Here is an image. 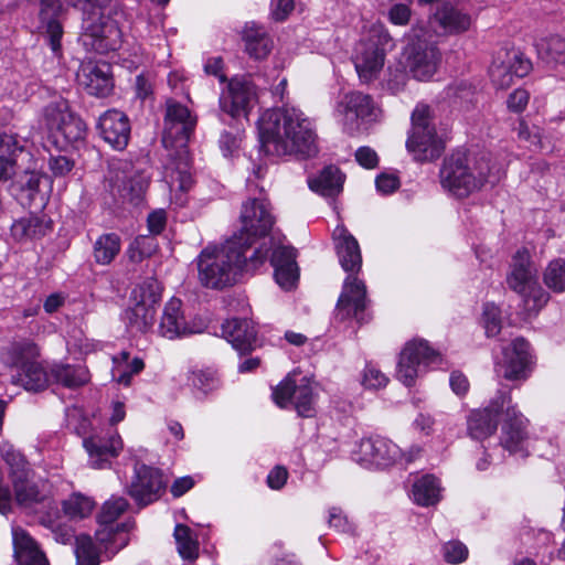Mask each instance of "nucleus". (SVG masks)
I'll list each match as a JSON object with an SVG mask.
<instances>
[{"instance_id":"55","label":"nucleus","mask_w":565,"mask_h":565,"mask_svg":"<svg viewBox=\"0 0 565 565\" xmlns=\"http://www.w3.org/2000/svg\"><path fill=\"white\" fill-rule=\"evenodd\" d=\"M490 77L493 84L500 88H508L513 84L514 75L503 60L494 61L490 67Z\"/></svg>"},{"instance_id":"33","label":"nucleus","mask_w":565,"mask_h":565,"mask_svg":"<svg viewBox=\"0 0 565 565\" xmlns=\"http://www.w3.org/2000/svg\"><path fill=\"white\" fill-rule=\"evenodd\" d=\"M17 503L24 509H33L36 504L49 503V491L45 484L39 486L26 477L25 480L12 486Z\"/></svg>"},{"instance_id":"60","label":"nucleus","mask_w":565,"mask_h":565,"mask_svg":"<svg viewBox=\"0 0 565 565\" xmlns=\"http://www.w3.org/2000/svg\"><path fill=\"white\" fill-rule=\"evenodd\" d=\"M328 522L331 527L339 532L348 533L352 531L351 524L339 508L333 507L330 509Z\"/></svg>"},{"instance_id":"35","label":"nucleus","mask_w":565,"mask_h":565,"mask_svg":"<svg viewBox=\"0 0 565 565\" xmlns=\"http://www.w3.org/2000/svg\"><path fill=\"white\" fill-rule=\"evenodd\" d=\"M173 537L177 551L183 561L192 563L199 557L200 543L198 536L188 525L177 524Z\"/></svg>"},{"instance_id":"48","label":"nucleus","mask_w":565,"mask_h":565,"mask_svg":"<svg viewBox=\"0 0 565 565\" xmlns=\"http://www.w3.org/2000/svg\"><path fill=\"white\" fill-rule=\"evenodd\" d=\"M76 565H99V550L87 535L76 537Z\"/></svg>"},{"instance_id":"53","label":"nucleus","mask_w":565,"mask_h":565,"mask_svg":"<svg viewBox=\"0 0 565 565\" xmlns=\"http://www.w3.org/2000/svg\"><path fill=\"white\" fill-rule=\"evenodd\" d=\"M157 248L153 237L141 235L135 238L129 247V257L132 262H140L151 256Z\"/></svg>"},{"instance_id":"10","label":"nucleus","mask_w":565,"mask_h":565,"mask_svg":"<svg viewBox=\"0 0 565 565\" xmlns=\"http://www.w3.org/2000/svg\"><path fill=\"white\" fill-rule=\"evenodd\" d=\"M239 218L242 228L233 236H243L242 241L246 243V253L249 255L254 242L269 234L276 218L270 203L265 198L246 200L242 205Z\"/></svg>"},{"instance_id":"54","label":"nucleus","mask_w":565,"mask_h":565,"mask_svg":"<svg viewBox=\"0 0 565 565\" xmlns=\"http://www.w3.org/2000/svg\"><path fill=\"white\" fill-rule=\"evenodd\" d=\"M502 60L507 63L510 71H512L514 77L518 78L526 76L532 68L531 61L516 51L505 52L504 58Z\"/></svg>"},{"instance_id":"43","label":"nucleus","mask_w":565,"mask_h":565,"mask_svg":"<svg viewBox=\"0 0 565 565\" xmlns=\"http://www.w3.org/2000/svg\"><path fill=\"white\" fill-rule=\"evenodd\" d=\"M154 313V308L135 302L132 308L125 311V319L131 330L145 332L152 326Z\"/></svg>"},{"instance_id":"62","label":"nucleus","mask_w":565,"mask_h":565,"mask_svg":"<svg viewBox=\"0 0 565 565\" xmlns=\"http://www.w3.org/2000/svg\"><path fill=\"white\" fill-rule=\"evenodd\" d=\"M375 185L382 194H391L399 186V180L394 174L382 173L375 180Z\"/></svg>"},{"instance_id":"14","label":"nucleus","mask_w":565,"mask_h":565,"mask_svg":"<svg viewBox=\"0 0 565 565\" xmlns=\"http://www.w3.org/2000/svg\"><path fill=\"white\" fill-rule=\"evenodd\" d=\"M273 398L281 408L287 407L292 401L299 416L312 417L316 413V395L306 376L297 383L289 374L274 388Z\"/></svg>"},{"instance_id":"31","label":"nucleus","mask_w":565,"mask_h":565,"mask_svg":"<svg viewBox=\"0 0 565 565\" xmlns=\"http://www.w3.org/2000/svg\"><path fill=\"white\" fill-rule=\"evenodd\" d=\"M343 182L344 175L335 166H328L318 175L308 179L309 188L322 196L338 195Z\"/></svg>"},{"instance_id":"57","label":"nucleus","mask_w":565,"mask_h":565,"mask_svg":"<svg viewBox=\"0 0 565 565\" xmlns=\"http://www.w3.org/2000/svg\"><path fill=\"white\" fill-rule=\"evenodd\" d=\"M24 163L28 162L20 161L15 157L8 158L7 156L0 154V181H7L12 177H18Z\"/></svg>"},{"instance_id":"5","label":"nucleus","mask_w":565,"mask_h":565,"mask_svg":"<svg viewBox=\"0 0 565 565\" xmlns=\"http://www.w3.org/2000/svg\"><path fill=\"white\" fill-rule=\"evenodd\" d=\"M501 173V166L492 162L489 152H457L444 160L439 179L444 190L462 199L481 189L487 182H498Z\"/></svg>"},{"instance_id":"50","label":"nucleus","mask_w":565,"mask_h":565,"mask_svg":"<svg viewBox=\"0 0 565 565\" xmlns=\"http://www.w3.org/2000/svg\"><path fill=\"white\" fill-rule=\"evenodd\" d=\"M128 501L122 497H111L107 500L97 516L98 522L106 527L114 523L128 508Z\"/></svg>"},{"instance_id":"24","label":"nucleus","mask_w":565,"mask_h":565,"mask_svg":"<svg viewBox=\"0 0 565 565\" xmlns=\"http://www.w3.org/2000/svg\"><path fill=\"white\" fill-rule=\"evenodd\" d=\"M296 249L289 246H278L273 250L270 263L274 267L276 282L285 290L292 289L299 278L296 263Z\"/></svg>"},{"instance_id":"36","label":"nucleus","mask_w":565,"mask_h":565,"mask_svg":"<svg viewBox=\"0 0 565 565\" xmlns=\"http://www.w3.org/2000/svg\"><path fill=\"white\" fill-rule=\"evenodd\" d=\"M49 224L35 215H30L15 221L11 226V234L15 241L22 242L44 236Z\"/></svg>"},{"instance_id":"17","label":"nucleus","mask_w":565,"mask_h":565,"mask_svg":"<svg viewBox=\"0 0 565 565\" xmlns=\"http://www.w3.org/2000/svg\"><path fill=\"white\" fill-rule=\"evenodd\" d=\"M256 102L257 92L254 83L246 77H234L220 96V108L223 113L236 118L247 116Z\"/></svg>"},{"instance_id":"30","label":"nucleus","mask_w":565,"mask_h":565,"mask_svg":"<svg viewBox=\"0 0 565 565\" xmlns=\"http://www.w3.org/2000/svg\"><path fill=\"white\" fill-rule=\"evenodd\" d=\"M242 39L245 42V51L255 60L265 58L271 51V40L266 30L255 22L245 24Z\"/></svg>"},{"instance_id":"25","label":"nucleus","mask_w":565,"mask_h":565,"mask_svg":"<svg viewBox=\"0 0 565 565\" xmlns=\"http://www.w3.org/2000/svg\"><path fill=\"white\" fill-rule=\"evenodd\" d=\"M430 23L441 29L445 34H460L469 30L472 19L451 2H443L430 15Z\"/></svg>"},{"instance_id":"52","label":"nucleus","mask_w":565,"mask_h":565,"mask_svg":"<svg viewBox=\"0 0 565 565\" xmlns=\"http://www.w3.org/2000/svg\"><path fill=\"white\" fill-rule=\"evenodd\" d=\"M17 178L18 182L21 184V189L28 190L30 194L33 195L39 192L43 174L35 170V164L31 161L26 166L25 163L22 166L20 174Z\"/></svg>"},{"instance_id":"22","label":"nucleus","mask_w":565,"mask_h":565,"mask_svg":"<svg viewBox=\"0 0 565 565\" xmlns=\"http://www.w3.org/2000/svg\"><path fill=\"white\" fill-rule=\"evenodd\" d=\"M501 428L500 444L509 452L523 451L527 439V419L512 404H505Z\"/></svg>"},{"instance_id":"26","label":"nucleus","mask_w":565,"mask_h":565,"mask_svg":"<svg viewBox=\"0 0 565 565\" xmlns=\"http://www.w3.org/2000/svg\"><path fill=\"white\" fill-rule=\"evenodd\" d=\"M181 307V300L175 298L166 305L159 324V333L162 337L175 339L199 332L185 320Z\"/></svg>"},{"instance_id":"40","label":"nucleus","mask_w":565,"mask_h":565,"mask_svg":"<svg viewBox=\"0 0 565 565\" xmlns=\"http://www.w3.org/2000/svg\"><path fill=\"white\" fill-rule=\"evenodd\" d=\"M539 54L547 64L565 66V38L551 35L542 40L539 44Z\"/></svg>"},{"instance_id":"51","label":"nucleus","mask_w":565,"mask_h":565,"mask_svg":"<svg viewBox=\"0 0 565 565\" xmlns=\"http://www.w3.org/2000/svg\"><path fill=\"white\" fill-rule=\"evenodd\" d=\"M482 323L488 337H495L502 328L501 310L494 303H486L482 312Z\"/></svg>"},{"instance_id":"42","label":"nucleus","mask_w":565,"mask_h":565,"mask_svg":"<svg viewBox=\"0 0 565 565\" xmlns=\"http://www.w3.org/2000/svg\"><path fill=\"white\" fill-rule=\"evenodd\" d=\"M53 137H62L66 142H76L84 139L86 135V125L79 116L73 110L71 111V119H62L58 127H55L51 132Z\"/></svg>"},{"instance_id":"23","label":"nucleus","mask_w":565,"mask_h":565,"mask_svg":"<svg viewBox=\"0 0 565 565\" xmlns=\"http://www.w3.org/2000/svg\"><path fill=\"white\" fill-rule=\"evenodd\" d=\"M97 130L114 149L124 150L130 138L129 118L122 111L109 109L99 116Z\"/></svg>"},{"instance_id":"21","label":"nucleus","mask_w":565,"mask_h":565,"mask_svg":"<svg viewBox=\"0 0 565 565\" xmlns=\"http://www.w3.org/2000/svg\"><path fill=\"white\" fill-rule=\"evenodd\" d=\"M77 82L89 95L96 97H106L114 88L110 65L105 62H83L77 72Z\"/></svg>"},{"instance_id":"27","label":"nucleus","mask_w":565,"mask_h":565,"mask_svg":"<svg viewBox=\"0 0 565 565\" xmlns=\"http://www.w3.org/2000/svg\"><path fill=\"white\" fill-rule=\"evenodd\" d=\"M338 111L349 119L376 120L380 108L373 98L362 92H350L338 104Z\"/></svg>"},{"instance_id":"56","label":"nucleus","mask_w":565,"mask_h":565,"mask_svg":"<svg viewBox=\"0 0 565 565\" xmlns=\"http://www.w3.org/2000/svg\"><path fill=\"white\" fill-rule=\"evenodd\" d=\"M443 554L447 563L458 564L466 561L468 548L459 541H450L443 546Z\"/></svg>"},{"instance_id":"4","label":"nucleus","mask_w":565,"mask_h":565,"mask_svg":"<svg viewBox=\"0 0 565 565\" xmlns=\"http://www.w3.org/2000/svg\"><path fill=\"white\" fill-rule=\"evenodd\" d=\"M332 237L339 263L348 273L337 303V316L342 320L354 318L362 323L365 321L367 299L365 284L356 277L362 266L359 243L343 225L334 228Z\"/></svg>"},{"instance_id":"49","label":"nucleus","mask_w":565,"mask_h":565,"mask_svg":"<svg viewBox=\"0 0 565 565\" xmlns=\"http://www.w3.org/2000/svg\"><path fill=\"white\" fill-rule=\"evenodd\" d=\"M544 284L555 292L565 291V260H552L544 271Z\"/></svg>"},{"instance_id":"32","label":"nucleus","mask_w":565,"mask_h":565,"mask_svg":"<svg viewBox=\"0 0 565 565\" xmlns=\"http://www.w3.org/2000/svg\"><path fill=\"white\" fill-rule=\"evenodd\" d=\"M0 455L8 466V473L12 486L25 480L26 477L32 476V469L29 461L23 454L13 447V445L2 443L0 446Z\"/></svg>"},{"instance_id":"8","label":"nucleus","mask_w":565,"mask_h":565,"mask_svg":"<svg viewBox=\"0 0 565 565\" xmlns=\"http://www.w3.org/2000/svg\"><path fill=\"white\" fill-rule=\"evenodd\" d=\"M406 147L419 161L434 160L443 152V143L431 122L430 107L426 104H418L412 113V131Z\"/></svg>"},{"instance_id":"1","label":"nucleus","mask_w":565,"mask_h":565,"mask_svg":"<svg viewBox=\"0 0 565 565\" xmlns=\"http://www.w3.org/2000/svg\"><path fill=\"white\" fill-rule=\"evenodd\" d=\"M196 117L189 108L180 103L169 100L164 116V130L162 143L169 153L170 160L164 167V179L171 194L175 196V203H185L184 193L193 183L191 157L188 150V142L194 132Z\"/></svg>"},{"instance_id":"15","label":"nucleus","mask_w":565,"mask_h":565,"mask_svg":"<svg viewBox=\"0 0 565 565\" xmlns=\"http://www.w3.org/2000/svg\"><path fill=\"white\" fill-rule=\"evenodd\" d=\"M83 446L87 451L89 465L95 469H104L118 457L124 444L117 430L100 429L83 438Z\"/></svg>"},{"instance_id":"64","label":"nucleus","mask_w":565,"mask_h":565,"mask_svg":"<svg viewBox=\"0 0 565 565\" xmlns=\"http://www.w3.org/2000/svg\"><path fill=\"white\" fill-rule=\"evenodd\" d=\"M355 159L366 169H374L379 163L377 153L370 147H360L355 151Z\"/></svg>"},{"instance_id":"29","label":"nucleus","mask_w":565,"mask_h":565,"mask_svg":"<svg viewBox=\"0 0 565 565\" xmlns=\"http://www.w3.org/2000/svg\"><path fill=\"white\" fill-rule=\"evenodd\" d=\"M12 540L18 565H50L44 552L25 530L13 527Z\"/></svg>"},{"instance_id":"38","label":"nucleus","mask_w":565,"mask_h":565,"mask_svg":"<svg viewBox=\"0 0 565 565\" xmlns=\"http://www.w3.org/2000/svg\"><path fill=\"white\" fill-rule=\"evenodd\" d=\"M51 376L57 383L70 388L82 386L89 381L88 370L82 365H55L51 371Z\"/></svg>"},{"instance_id":"34","label":"nucleus","mask_w":565,"mask_h":565,"mask_svg":"<svg viewBox=\"0 0 565 565\" xmlns=\"http://www.w3.org/2000/svg\"><path fill=\"white\" fill-rule=\"evenodd\" d=\"M135 527L134 521H127L113 527H105L96 532L97 541L104 545L106 553L114 556L129 543V532Z\"/></svg>"},{"instance_id":"41","label":"nucleus","mask_w":565,"mask_h":565,"mask_svg":"<svg viewBox=\"0 0 565 565\" xmlns=\"http://www.w3.org/2000/svg\"><path fill=\"white\" fill-rule=\"evenodd\" d=\"M71 106L67 99L58 96L52 99L42 111V120L49 132L55 127H58V122L62 119H71Z\"/></svg>"},{"instance_id":"9","label":"nucleus","mask_w":565,"mask_h":565,"mask_svg":"<svg viewBox=\"0 0 565 565\" xmlns=\"http://www.w3.org/2000/svg\"><path fill=\"white\" fill-rule=\"evenodd\" d=\"M507 281L522 297L523 307L529 313L537 312L547 302V294L537 285L525 249L516 252Z\"/></svg>"},{"instance_id":"39","label":"nucleus","mask_w":565,"mask_h":565,"mask_svg":"<svg viewBox=\"0 0 565 565\" xmlns=\"http://www.w3.org/2000/svg\"><path fill=\"white\" fill-rule=\"evenodd\" d=\"M120 252V238L115 233L99 236L94 244V258L97 264L108 265Z\"/></svg>"},{"instance_id":"2","label":"nucleus","mask_w":565,"mask_h":565,"mask_svg":"<svg viewBox=\"0 0 565 565\" xmlns=\"http://www.w3.org/2000/svg\"><path fill=\"white\" fill-rule=\"evenodd\" d=\"M259 135L268 152L303 158L318 152L317 135L311 120L295 107L270 109L263 114Z\"/></svg>"},{"instance_id":"46","label":"nucleus","mask_w":565,"mask_h":565,"mask_svg":"<svg viewBox=\"0 0 565 565\" xmlns=\"http://www.w3.org/2000/svg\"><path fill=\"white\" fill-rule=\"evenodd\" d=\"M161 298L160 282L154 278H147L141 284L136 286L131 292L134 302L142 303L154 308Z\"/></svg>"},{"instance_id":"7","label":"nucleus","mask_w":565,"mask_h":565,"mask_svg":"<svg viewBox=\"0 0 565 565\" xmlns=\"http://www.w3.org/2000/svg\"><path fill=\"white\" fill-rule=\"evenodd\" d=\"M39 350L34 343H15L12 347L11 382L29 392H41L50 384L51 375L38 361Z\"/></svg>"},{"instance_id":"61","label":"nucleus","mask_w":565,"mask_h":565,"mask_svg":"<svg viewBox=\"0 0 565 565\" xmlns=\"http://www.w3.org/2000/svg\"><path fill=\"white\" fill-rule=\"evenodd\" d=\"M388 19L393 24L406 25L411 19V9L404 3H396L388 11Z\"/></svg>"},{"instance_id":"19","label":"nucleus","mask_w":565,"mask_h":565,"mask_svg":"<svg viewBox=\"0 0 565 565\" xmlns=\"http://www.w3.org/2000/svg\"><path fill=\"white\" fill-rule=\"evenodd\" d=\"M401 448L392 440L375 436L364 438L359 444L355 460L365 467H388L402 459Z\"/></svg>"},{"instance_id":"45","label":"nucleus","mask_w":565,"mask_h":565,"mask_svg":"<svg viewBox=\"0 0 565 565\" xmlns=\"http://www.w3.org/2000/svg\"><path fill=\"white\" fill-rule=\"evenodd\" d=\"M25 141L15 134L0 132V154L15 157L20 161H32V154L25 149Z\"/></svg>"},{"instance_id":"13","label":"nucleus","mask_w":565,"mask_h":565,"mask_svg":"<svg viewBox=\"0 0 565 565\" xmlns=\"http://www.w3.org/2000/svg\"><path fill=\"white\" fill-rule=\"evenodd\" d=\"M441 356L425 340H413L406 343L401 352L397 364V379L406 386L415 383L416 377L429 365L439 364Z\"/></svg>"},{"instance_id":"6","label":"nucleus","mask_w":565,"mask_h":565,"mask_svg":"<svg viewBox=\"0 0 565 565\" xmlns=\"http://www.w3.org/2000/svg\"><path fill=\"white\" fill-rule=\"evenodd\" d=\"M394 41L383 24L374 23L355 47L354 67L362 83L376 79L383 70L386 52Z\"/></svg>"},{"instance_id":"12","label":"nucleus","mask_w":565,"mask_h":565,"mask_svg":"<svg viewBox=\"0 0 565 565\" xmlns=\"http://www.w3.org/2000/svg\"><path fill=\"white\" fill-rule=\"evenodd\" d=\"M149 175L135 169L127 161H114L109 166L108 181L115 198L138 204L148 185Z\"/></svg>"},{"instance_id":"16","label":"nucleus","mask_w":565,"mask_h":565,"mask_svg":"<svg viewBox=\"0 0 565 565\" xmlns=\"http://www.w3.org/2000/svg\"><path fill=\"white\" fill-rule=\"evenodd\" d=\"M164 488L163 476L159 469L145 463L135 465V475L128 487V494L139 507L157 501Z\"/></svg>"},{"instance_id":"3","label":"nucleus","mask_w":565,"mask_h":565,"mask_svg":"<svg viewBox=\"0 0 565 565\" xmlns=\"http://www.w3.org/2000/svg\"><path fill=\"white\" fill-rule=\"evenodd\" d=\"M243 236H232L221 246H206L196 258L198 278L203 287L224 289L235 284L243 271L255 270L264 264L268 249L262 247L246 253Z\"/></svg>"},{"instance_id":"47","label":"nucleus","mask_w":565,"mask_h":565,"mask_svg":"<svg viewBox=\"0 0 565 565\" xmlns=\"http://www.w3.org/2000/svg\"><path fill=\"white\" fill-rule=\"evenodd\" d=\"M94 501L81 493H73L63 502V511L71 519H84L94 509Z\"/></svg>"},{"instance_id":"28","label":"nucleus","mask_w":565,"mask_h":565,"mask_svg":"<svg viewBox=\"0 0 565 565\" xmlns=\"http://www.w3.org/2000/svg\"><path fill=\"white\" fill-rule=\"evenodd\" d=\"M223 337L241 354L250 352L256 343V330L247 319H230L222 324Z\"/></svg>"},{"instance_id":"11","label":"nucleus","mask_w":565,"mask_h":565,"mask_svg":"<svg viewBox=\"0 0 565 565\" xmlns=\"http://www.w3.org/2000/svg\"><path fill=\"white\" fill-rule=\"evenodd\" d=\"M405 67L417 81H428L436 73L440 62L438 47L426 40L420 39L417 29L409 33V43L404 50Z\"/></svg>"},{"instance_id":"18","label":"nucleus","mask_w":565,"mask_h":565,"mask_svg":"<svg viewBox=\"0 0 565 565\" xmlns=\"http://www.w3.org/2000/svg\"><path fill=\"white\" fill-rule=\"evenodd\" d=\"M510 402V394L500 391L487 407L472 411L467 420L470 437L481 440L491 436L497 430L498 418L502 417L505 404Z\"/></svg>"},{"instance_id":"63","label":"nucleus","mask_w":565,"mask_h":565,"mask_svg":"<svg viewBox=\"0 0 565 565\" xmlns=\"http://www.w3.org/2000/svg\"><path fill=\"white\" fill-rule=\"evenodd\" d=\"M288 479V470L282 466L274 467L267 476V484L273 490H280Z\"/></svg>"},{"instance_id":"37","label":"nucleus","mask_w":565,"mask_h":565,"mask_svg":"<svg viewBox=\"0 0 565 565\" xmlns=\"http://www.w3.org/2000/svg\"><path fill=\"white\" fill-rule=\"evenodd\" d=\"M413 499L423 507L436 504L440 499V484L430 475L423 476L413 486Z\"/></svg>"},{"instance_id":"20","label":"nucleus","mask_w":565,"mask_h":565,"mask_svg":"<svg viewBox=\"0 0 565 565\" xmlns=\"http://www.w3.org/2000/svg\"><path fill=\"white\" fill-rule=\"evenodd\" d=\"M530 344L522 338L502 349V359L495 363L498 376L513 381L526 377L530 364Z\"/></svg>"},{"instance_id":"58","label":"nucleus","mask_w":565,"mask_h":565,"mask_svg":"<svg viewBox=\"0 0 565 565\" xmlns=\"http://www.w3.org/2000/svg\"><path fill=\"white\" fill-rule=\"evenodd\" d=\"M388 382V379L374 366H366L363 374L362 384L366 388H381Z\"/></svg>"},{"instance_id":"59","label":"nucleus","mask_w":565,"mask_h":565,"mask_svg":"<svg viewBox=\"0 0 565 565\" xmlns=\"http://www.w3.org/2000/svg\"><path fill=\"white\" fill-rule=\"evenodd\" d=\"M49 167L54 177H64L72 171L74 162L66 156H56L50 158Z\"/></svg>"},{"instance_id":"44","label":"nucleus","mask_w":565,"mask_h":565,"mask_svg":"<svg viewBox=\"0 0 565 565\" xmlns=\"http://www.w3.org/2000/svg\"><path fill=\"white\" fill-rule=\"evenodd\" d=\"M188 382L198 395L206 396L220 387L217 374L210 370H193L188 375Z\"/></svg>"}]
</instances>
